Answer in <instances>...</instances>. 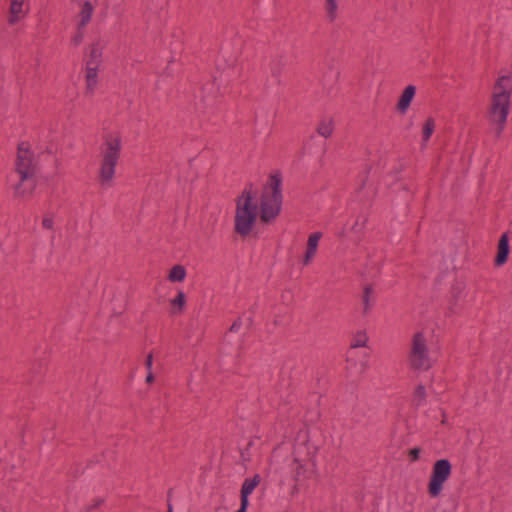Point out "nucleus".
<instances>
[{"mask_svg": "<svg viewBox=\"0 0 512 512\" xmlns=\"http://www.w3.org/2000/svg\"><path fill=\"white\" fill-rule=\"evenodd\" d=\"M281 185V174L276 172L262 188L259 200L252 186L244 188L235 198L233 229L238 236L250 237L258 218L263 224H271L277 219L283 200Z\"/></svg>", "mask_w": 512, "mask_h": 512, "instance_id": "f257e3e1", "label": "nucleus"}, {"mask_svg": "<svg viewBox=\"0 0 512 512\" xmlns=\"http://www.w3.org/2000/svg\"><path fill=\"white\" fill-rule=\"evenodd\" d=\"M39 170V155L32 144L26 141L20 142L13 161V171L17 180L12 183L11 190L15 198L24 199L33 195Z\"/></svg>", "mask_w": 512, "mask_h": 512, "instance_id": "f03ea898", "label": "nucleus"}, {"mask_svg": "<svg viewBox=\"0 0 512 512\" xmlns=\"http://www.w3.org/2000/svg\"><path fill=\"white\" fill-rule=\"evenodd\" d=\"M122 147L123 139L119 133H109L104 137L99 149L96 174L97 183L101 188L108 189L114 185Z\"/></svg>", "mask_w": 512, "mask_h": 512, "instance_id": "7ed1b4c3", "label": "nucleus"}, {"mask_svg": "<svg viewBox=\"0 0 512 512\" xmlns=\"http://www.w3.org/2000/svg\"><path fill=\"white\" fill-rule=\"evenodd\" d=\"M512 95V75H501L497 78L492 91L488 118L495 125L494 133L500 138L507 121Z\"/></svg>", "mask_w": 512, "mask_h": 512, "instance_id": "20e7f679", "label": "nucleus"}, {"mask_svg": "<svg viewBox=\"0 0 512 512\" xmlns=\"http://www.w3.org/2000/svg\"><path fill=\"white\" fill-rule=\"evenodd\" d=\"M432 337L426 330H419L411 335L407 350V365L416 374L426 373L435 365L430 344Z\"/></svg>", "mask_w": 512, "mask_h": 512, "instance_id": "39448f33", "label": "nucleus"}, {"mask_svg": "<svg viewBox=\"0 0 512 512\" xmlns=\"http://www.w3.org/2000/svg\"><path fill=\"white\" fill-rule=\"evenodd\" d=\"M317 447L306 442L296 447L293 458V480L295 482L294 491L297 485L315 479L317 473Z\"/></svg>", "mask_w": 512, "mask_h": 512, "instance_id": "423d86ee", "label": "nucleus"}, {"mask_svg": "<svg viewBox=\"0 0 512 512\" xmlns=\"http://www.w3.org/2000/svg\"><path fill=\"white\" fill-rule=\"evenodd\" d=\"M451 474L452 464L448 459H439L433 463L427 485V492L431 498H438L442 494Z\"/></svg>", "mask_w": 512, "mask_h": 512, "instance_id": "0eeeda50", "label": "nucleus"}, {"mask_svg": "<svg viewBox=\"0 0 512 512\" xmlns=\"http://www.w3.org/2000/svg\"><path fill=\"white\" fill-rule=\"evenodd\" d=\"M28 0H9L7 23L14 26L23 21L29 13Z\"/></svg>", "mask_w": 512, "mask_h": 512, "instance_id": "6e6552de", "label": "nucleus"}, {"mask_svg": "<svg viewBox=\"0 0 512 512\" xmlns=\"http://www.w3.org/2000/svg\"><path fill=\"white\" fill-rule=\"evenodd\" d=\"M510 253V245H509V236L508 233H503L498 241L497 245V253L494 259V265L496 267L503 266L507 260Z\"/></svg>", "mask_w": 512, "mask_h": 512, "instance_id": "1a4fd4ad", "label": "nucleus"}, {"mask_svg": "<svg viewBox=\"0 0 512 512\" xmlns=\"http://www.w3.org/2000/svg\"><path fill=\"white\" fill-rule=\"evenodd\" d=\"M416 94V87L414 85H408L402 91L398 102L396 104V110L399 114H405Z\"/></svg>", "mask_w": 512, "mask_h": 512, "instance_id": "9d476101", "label": "nucleus"}, {"mask_svg": "<svg viewBox=\"0 0 512 512\" xmlns=\"http://www.w3.org/2000/svg\"><path fill=\"white\" fill-rule=\"evenodd\" d=\"M322 238L321 232H314L309 235L306 245V251L302 260L303 265H309L315 257L318 249V244Z\"/></svg>", "mask_w": 512, "mask_h": 512, "instance_id": "9b49d317", "label": "nucleus"}, {"mask_svg": "<svg viewBox=\"0 0 512 512\" xmlns=\"http://www.w3.org/2000/svg\"><path fill=\"white\" fill-rule=\"evenodd\" d=\"M98 84V68L86 66L85 72V93L91 95L94 93Z\"/></svg>", "mask_w": 512, "mask_h": 512, "instance_id": "f8f14e48", "label": "nucleus"}, {"mask_svg": "<svg viewBox=\"0 0 512 512\" xmlns=\"http://www.w3.org/2000/svg\"><path fill=\"white\" fill-rule=\"evenodd\" d=\"M261 478L258 474L254 475L251 479H246L241 488V500L248 501V496L259 485Z\"/></svg>", "mask_w": 512, "mask_h": 512, "instance_id": "ddd939ff", "label": "nucleus"}, {"mask_svg": "<svg viewBox=\"0 0 512 512\" xmlns=\"http://www.w3.org/2000/svg\"><path fill=\"white\" fill-rule=\"evenodd\" d=\"M186 275V268L183 265L176 264L169 269L167 279L172 283L183 282Z\"/></svg>", "mask_w": 512, "mask_h": 512, "instance_id": "4468645a", "label": "nucleus"}, {"mask_svg": "<svg viewBox=\"0 0 512 512\" xmlns=\"http://www.w3.org/2000/svg\"><path fill=\"white\" fill-rule=\"evenodd\" d=\"M340 0H324V9L327 19L333 22L338 17Z\"/></svg>", "mask_w": 512, "mask_h": 512, "instance_id": "2eb2a0df", "label": "nucleus"}, {"mask_svg": "<svg viewBox=\"0 0 512 512\" xmlns=\"http://www.w3.org/2000/svg\"><path fill=\"white\" fill-rule=\"evenodd\" d=\"M102 57V50L98 45H92L86 66L98 68Z\"/></svg>", "mask_w": 512, "mask_h": 512, "instance_id": "dca6fc26", "label": "nucleus"}, {"mask_svg": "<svg viewBox=\"0 0 512 512\" xmlns=\"http://www.w3.org/2000/svg\"><path fill=\"white\" fill-rule=\"evenodd\" d=\"M427 398L426 388L423 384H418L413 391L412 402L415 406H421Z\"/></svg>", "mask_w": 512, "mask_h": 512, "instance_id": "f3484780", "label": "nucleus"}, {"mask_svg": "<svg viewBox=\"0 0 512 512\" xmlns=\"http://www.w3.org/2000/svg\"><path fill=\"white\" fill-rule=\"evenodd\" d=\"M334 130V124L332 120H323L317 126V133L324 138H328L332 135Z\"/></svg>", "mask_w": 512, "mask_h": 512, "instance_id": "a211bd4d", "label": "nucleus"}, {"mask_svg": "<svg viewBox=\"0 0 512 512\" xmlns=\"http://www.w3.org/2000/svg\"><path fill=\"white\" fill-rule=\"evenodd\" d=\"M93 6L90 2H85L80 12V26H85L91 19Z\"/></svg>", "mask_w": 512, "mask_h": 512, "instance_id": "6ab92c4d", "label": "nucleus"}, {"mask_svg": "<svg viewBox=\"0 0 512 512\" xmlns=\"http://www.w3.org/2000/svg\"><path fill=\"white\" fill-rule=\"evenodd\" d=\"M170 304L177 308L175 313H181L185 307L186 304V296L183 291H179L177 295L170 300Z\"/></svg>", "mask_w": 512, "mask_h": 512, "instance_id": "aec40b11", "label": "nucleus"}, {"mask_svg": "<svg viewBox=\"0 0 512 512\" xmlns=\"http://www.w3.org/2000/svg\"><path fill=\"white\" fill-rule=\"evenodd\" d=\"M368 342V336L365 331H358L351 342V348L365 347Z\"/></svg>", "mask_w": 512, "mask_h": 512, "instance_id": "412c9836", "label": "nucleus"}, {"mask_svg": "<svg viewBox=\"0 0 512 512\" xmlns=\"http://www.w3.org/2000/svg\"><path fill=\"white\" fill-rule=\"evenodd\" d=\"M435 129V121L432 117L425 120L422 128L423 140L426 142L429 140Z\"/></svg>", "mask_w": 512, "mask_h": 512, "instance_id": "4be33fe9", "label": "nucleus"}, {"mask_svg": "<svg viewBox=\"0 0 512 512\" xmlns=\"http://www.w3.org/2000/svg\"><path fill=\"white\" fill-rule=\"evenodd\" d=\"M373 289L371 286H365L362 296V302H363V313L367 314L371 308V295H372Z\"/></svg>", "mask_w": 512, "mask_h": 512, "instance_id": "5701e85b", "label": "nucleus"}, {"mask_svg": "<svg viewBox=\"0 0 512 512\" xmlns=\"http://www.w3.org/2000/svg\"><path fill=\"white\" fill-rule=\"evenodd\" d=\"M420 452H421V449H420V448H417V447H416V448H413V449H411V450H409L408 455H409V457H410V460H411L412 462H416V461H418V460H419V458H420Z\"/></svg>", "mask_w": 512, "mask_h": 512, "instance_id": "b1692460", "label": "nucleus"}, {"mask_svg": "<svg viewBox=\"0 0 512 512\" xmlns=\"http://www.w3.org/2000/svg\"><path fill=\"white\" fill-rule=\"evenodd\" d=\"M152 363H153V355L151 353H149L146 356V360H145V366L148 371H152Z\"/></svg>", "mask_w": 512, "mask_h": 512, "instance_id": "393cba45", "label": "nucleus"}, {"mask_svg": "<svg viewBox=\"0 0 512 512\" xmlns=\"http://www.w3.org/2000/svg\"><path fill=\"white\" fill-rule=\"evenodd\" d=\"M249 501H243L241 500V506L240 509L236 512H246L248 507Z\"/></svg>", "mask_w": 512, "mask_h": 512, "instance_id": "a878e982", "label": "nucleus"}, {"mask_svg": "<svg viewBox=\"0 0 512 512\" xmlns=\"http://www.w3.org/2000/svg\"><path fill=\"white\" fill-rule=\"evenodd\" d=\"M154 382V375L152 371H148V374L146 376V383L152 384Z\"/></svg>", "mask_w": 512, "mask_h": 512, "instance_id": "bb28decb", "label": "nucleus"}, {"mask_svg": "<svg viewBox=\"0 0 512 512\" xmlns=\"http://www.w3.org/2000/svg\"><path fill=\"white\" fill-rule=\"evenodd\" d=\"M53 225V221L51 219H44L43 226L47 229H51Z\"/></svg>", "mask_w": 512, "mask_h": 512, "instance_id": "cd10ccee", "label": "nucleus"}, {"mask_svg": "<svg viewBox=\"0 0 512 512\" xmlns=\"http://www.w3.org/2000/svg\"><path fill=\"white\" fill-rule=\"evenodd\" d=\"M80 41H81V36L79 35L75 38V43L78 44V43H80Z\"/></svg>", "mask_w": 512, "mask_h": 512, "instance_id": "c85d7f7f", "label": "nucleus"}, {"mask_svg": "<svg viewBox=\"0 0 512 512\" xmlns=\"http://www.w3.org/2000/svg\"><path fill=\"white\" fill-rule=\"evenodd\" d=\"M445 422H446V418L444 417V418L442 419V424H444Z\"/></svg>", "mask_w": 512, "mask_h": 512, "instance_id": "c756f323", "label": "nucleus"}, {"mask_svg": "<svg viewBox=\"0 0 512 512\" xmlns=\"http://www.w3.org/2000/svg\"><path fill=\"white\" fill-rule=\"evenodd\" d=\"M167 512H172V508H171V507H169V509H168V511H167Z\"/></svg>", "mask_w": 512, "mask_h": 512, "instance_id": "7c9ffc66", "label": "nucleus"}]
</instances>
